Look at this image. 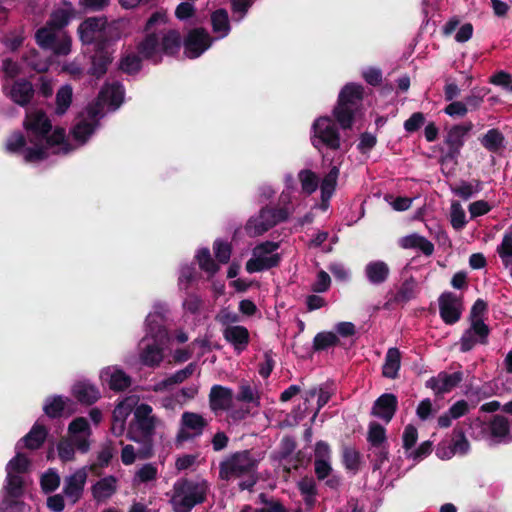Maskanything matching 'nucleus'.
<instances>
[{"label":"nucleus","mask_w":512,"mask_h":512,"mask_svg":"<svg viewBox=\"0 0 512 512\" xmlns=\"http://www.w3.org/2000/svg\"><path fill=\"white\" fill-rule=\"evenodd\" d=\"M166 24L165 13L156 12L147 21L145 38L138 44V53L146 59L159 61L162 54L172 55L177 52L181 45L180 33L176 30L153 29Z\"/></svg>","instance_id":"1"},{"label":"nucleus","mask_w":512,"mask_h":512,"mask_svg":"<svg viewBox=\"0 0 512 512\" xmlns=\"http://www.w3.org/2000/svg\"><path fill=\"white\" fill-rule=\"evenodd\" d=\"M23 126L27 132L28 143L31 145H44L47 152L54 147H59V151L67 153L68 144L65 141V130L55 128L52 132V123L45 112L33 110L26 114Z\"/></svg>","instance_id":"2"},{"label":"nucleus","mask_w":512,"mask_h":512,"mask_svg":"<svg viewBox=\"0 0 512 512\" xmlns=\"http://www.w3.org/2000/svg\"><path fill=\"white\" fill-rule=\"evenodd\" d=\"M208 492L206 480L181 478L173 484L169 503L173 512H191L196 505L205 502Z\"/></svg>","instance_id":"3"},{"label":"nucleus","mask_w":512,"mask_h":512,"mask_svg":"<svg viewBox=\"0 0 512 512\" xmlns=\"http://www.w3.org/2000/svg\"><path fill=\"white\" fill-rule=\"evenodd\" d=\"M363 98V87L357 84H347L340 92L338 104L333 115L343 129L350 128L353 117Z\"/></svg>","instance_id":"4"},{"label":"nucleus","mask_w":512,"mask_h":512,"mask_svg":"<svg viewBox=\"0 0 512 512\" xmlns=\"http://www.w3.org/2000/svg\"><path fill=\"white\" fill-rule=\"evenodd\" d=\"M260 459L248 450L236 452L225 458L219 467V476L223 480L252 475Z\"/></svg>","instance_id":"5"},{"label":"nucleus","mask_w":512,"mask_h":512,"mask_svg":"<svg viewBox=\"0 0 512 512\" xmlns=\"http://www.w3.org/2000/svg\"><path fill=\"white\" fill-rule=\"evenodd\" d=\"M290 213L288 208H263L258 215L247 221L245 231L250 237L260 236L278 223L285 221Z\"/></svg>","instance_id":"6"},{"label":"nucleus","mask_w":512,"mask_h":512,"mask_svg":"<svg viewBox=\"0 0 512 512\" xmlns=\"http://www.w3.org/2000/svg\"><path fill=\"white\" fill-rule=\"evenodd\" d=\"M168 340L167 332L159 329L156 336L147 335L139 344V358L143 365L159 366L164 357V347Z\"/></svg>","instance_id":"7"},{"label":"nucleus","mask_w":512,"mask_h":512,"mask_svg":"<svg viewBox=\"0 0 512 512\" xmlns=\"http://www.w3.org/2000/svg\"><path fill=\"white\" fill-rule=\"evenodd\" d=\"M313 135L311 137L312 145L320 149L322 145L332 150H338L341 146L339 132L329 117L318 118L312 126Z\"/></svg>","instance_id":"8"},{"label":"nucleus","mask_w":512,"mask_h":512,"mask_svg":"<svg viewBox=\"0 0 512 512\" xmlns=\"http://www.w3.org/2000/svg\"><path fill=\"white\" fill-rule=\"evenodd\" d=\"M278 244L271 241L257 245L252 251V257L246 263L249 273L270 269L278 265L280 257L276 253Z\"/></svg>","instance_id":"9"},{"label":"nucleus","mask_w":512,"mask_h":512,"mask_svg":"<svg viewBox=\"0 0 512 512\" xmlns=\"http://www.w3.org/2000/svg\"><path fill=\"white\" fill-rule=\"evenodd\" d=\"M37 43L55 54L66 55L71 50V37L63 29L43 27L36 33Z\"/></svg>","instance_id":"10"},{"label":"nucleus","mask_w":512,"mask_h":512,"mask_svg":"<svg viewBox=\"0 0 512 512\" xmlns=\"http://www.w3.org/2000/svg\"><path fill=\"white\" fill-rule=\"evenodd\" d=\"M25 137L19 133H13L10 135L5 143V149L9 153H18L23 156V159L27 163H35L46 159L49 156L47 147L44 145H29L26 146Z\"/></svg>","instance_id":"11"},{"label":"nucleus","mask_w":512,"mask_h":512,"mask_svg":"<svg viewBox=\"0 0 512 512\" xmlns=\"http://www.w3.org/2000/svg\"><path fill=\"white\" fill-rule=\"evenodd\" d=\"M208 426V420L195 412H184L181 415L180 427L175 437L176 447H181L184 442L201 436Z\"/></svg>","instance_id":"12"},{"label":"nucleus","mask_w":512,"mask_h":512,"mask_svg":"<svg viewBox=\"0 0 512 512\" xmlns=\"http://www.w3.org/2000/svg\"><path fill=\"white\" fill-rule=\"evenodd\" d=\"M128 438L136 442L137 446L126 445L122 449L121 460L125 465L132 464L136 458L145 459L152 455V439L138 436L133 426L130 427Z\"/></svg>","instance_id":"13"},{"label":"nucleus","mask_w":512,"mask_h":512,"mask_svg":"<svg viewBox=\"0 0 512 512\" xmlns=\"http://www.w3.org/2000/svg\"><path fill=\"white\" fill-rule=\"evenodd\" d=\"M95 466L96 464L91 465L89 468H79L71 475L65 477L62 492L70 504L74 505L82 498L88 478V470H94Z\"/></svg>","instance_id":"14"},{"label":"nucleus","mask_w":512,"mask_h":512,"mask_svg":"<svg viewBox=\"0 0 512 512\" xmlns=\"http://www.w3.org/2000/svg\"><path fill=\"white\" fill-rule=\"evenodd\" d=\"M212 43L209 33L202 28L191 30L184 40V53L189 58H197Z\"/></svg>","instance_id":"15"},{"label":"nucleus","mask_w":512,"mask_h":512,"mask_svg":"<svg viewBox=\"0 0 512 512\" xmlns=\"http://www.w3.org/2000/svg\"><path fill=\"white\" fill-rule=\"evenodd\" d=\"M488 334V326L481 319L472 320L470 328L461 337V350L467 352L477 343H486Z\"/></svg>","instance_id":"16"},{"label":"nucleus","mask_w":512,"mask_h":512,"mask_svg":"<svg viewBox=\"0 0 512 512\" xmlns=\"http://www.w3.org/2000/svg\"><path fill=\"white\" fill-rule=\"evenodd\" d=\"M439 310L441 318L446 324L456 323L462 312L460 298L450 292L442 294L439 298Z\"/></svg>","instance_id":"17"},{"label":"nucleus","mask_w":512,"mask_h":512,"mask_svg":"<svg viewBox=\"0 0 512 512\" xmlns=\"http://www.w3.org/2000/svg\"><path fill=\"white\" fill-rule=\"evenodd\" d=\"M135 427L139 430L138 434L141 438L149 437L153 433L157 419L152 414L151 406L147 404H140L134 410Z\"/></svg>","instance_id":"18"},{"label":"nucleus","mask_w":512,"mask_h":512,"mask_svg":"<svg viewBox=\"0 0 512 512\" xmlns=\"http://www.w3.org/2000/svg\"><path fill=\"white\" fill-rule=\"evenodd\" d=\"M105 18L91 17L83 21L78 32L80 39L84 44H91L95 41L103 42V30H104Z\"/></svg>","instance_id":"19"},{"label":"nucleus","mask_w":512,"mask_h":512,"mask_svg":"<svg viewBox=\"0 0 512 512\" xmlns=\"http://www.w3.org/2000/svg\"><path fill=\"white\" fill-rule=\"evenodd\" d=\"M463 380V373L460 371L454 373L440 372L437 376L431 377L426 386L432 389L436 394L450 392Z\"/></svg>","instance_id":"20"},{"label":"nucleus","mask_w":512,"mask_h":512,"mask_svg":"<svg viewBox=\"0 0 512 512\" xmlns=\"http://www.w3.org/2000/svg\"><path fill=\"white\" fill-rule=\"evenodd\" d=\"M472 129V124L456 125L452 127L446 136L445 143L448 145V153L446 157L451 159L459 155L460 149L464 144V138Z\"/></svg>","instance_id":"21"},{"label":"nucleus","mask_w":512,"mask_h":512,"mask_svg":"<svg viewBox=\"0 0 512 512\" xmlns=\"http://www.w3.org/2000/svg\"><path fill=\"white\" fill-rule=\"evenodd\" d=\"M397 405V397L392 393H385L374 402L371 414L389 423L397 410Z\"/></svg>","instance_id":"22"},{"label":"nucleus","mask_w":512,"mask_h":512,"mask_svg":"<svg viewBox=\"0 0 512 512\" xmlns=\"http://www.w3.org/2000/svg\"><path fill=\"white\" fill-rule=\"evenodd\" d=\"M233 401V391L230 388L214 385L209 393L210 409L217 414L219 411H226Z\"/></svg>","instance_id":"23"},{"label":"nucleus","mask_w":512,"mask_h":512,"mask_svg":"<svg viewBox=\"0 0 512 512\" xmlns=\"http://www.w3.org/2000/svg\"><path fill=\"white\" fill-rule=\"evenodd\" d=\"M88 116L90 118L89 121L81 120L79 121L72 130V135L75 140L79 141L81 144L85 143L87 138L94 132L96 127V118L100 114V108L97 104L94 107H89L87 109Z\"/></svg>","instance_id":"24"},{"label":"nucleus","mask_w":512,"mask_h":512,"mask_svg":"<svg viewBox=\"0 0 512 512\" xmlns=\"http://www.w3.org/2000/svg\"><path fill=\"white\" fill-rule=\"evenodd\" d=\"M118 489V479L109 475L98 480L92 487L91 492L95 501L98 503L106 502Z\"/></svg>","instance_id":"25"},{"label":"nucleus","mask_w":512,"mask_h":512,"mask_svg":"<svg viewBox=\"0 0 512 512\" xmlns=\"http://www.w3.org/2000/svg\"><path fill=\"white\" fill-rule=\"evenodd\" d=\"M34 92L31 82L25 79H19L11 85L8 96L14 103L20 106H26L32 100Z\"/></svg>","instance_id":"26"},{"label":"nucleus","mask_w":512,"mask_h":512,"mask_svg":"<svg viewBox=\"0 0 512 512\" xmlns=\"http://www.w3.org/2000/svg\"><path fill=\"white\" fill-rule=\"evenodd\" d=\"M223 336L238 352L246 349L249 343V332L241 325L228 326L223 329Z\"/></svg>","instance_id":"27"},{"label":"nucleus","mask_w":512,"mask_h":512,"mask_svg":"<svg viewBox=\"0 0 512 512\" xmlns=\"http://www.w3.org/2000/svg\"><path fill=\"white\" fill-rule=\"evenodd\" d=\"M102 379L115 391H121L131 385V378L121 369L108 367L101 373Z\"/></svg>","instance_id":"28"},{"label":"nucleus","mask_w":512,"mask_h":512,"mask_svg":"<svg viewBox=\"0 0 512 512\" xmlns=\"http://www.w3.org/2000/svg\"><path fill=\"white\" fill-rule=\"evenodd\" d=\"M69 433L74 436V443L77 448L85 453L89 450V442L86 438L78 437L77 434L90 435V428L87 420L83 417L76 418L69 425Z\"/></svg>","instance_id":"29"},{"label":"nucleus","mask_w":512,"mask_h":512,"mask_svg":"<svg viewBox=\"0 0 512 512\" xmlns=\"http://www.w3.org/2000/svg\"><path fill=\"white\" fill-rule=\"evenodd\" d=\"M124 98V89L122 85L113 83L102 88L99 94V101L102 104L110 106L113 110L117 109Z\"/></svg>","instance_id":"30"},{"label":"nucleus","mask_w":512,"mask_h":512,"mask_svg":"<svg viewBox=\"0 0 512 512\" xmlns=\"http://www.w3.org/2000/svg\"><path fill=\"white\" fill-rule=\"evenodd\" d=\"M129 33V21L119 19L107 23L105 20L103 30V42H114L126 36Z\"/></svg>","instance_id":"31"},{"label":"nucleus","mask_w":512,"mask_h":512,"mask_svg":"<svg viewBox=\"0 0 512 512\" xmlns=\"http://www.w3.org/2000/svg\"><path fill=\"white\" fill-rule=\"evenodd\" d=\"M401 352L398 348L392 347L387 350L382 366V375L389 379H396L401 367Z\"/></svg>","instance_id":"32"},{"label":"nucleus","mask_w":512,"mask_h":512,"mask_svg":"<svg viewBox=\"0 0 512 512\" xmlns=\"http://www.w3.org/2000/svg\"><path fill=\"white\" fill-rule=\"evenodd\" d=\"M404 249H419L424 255L430 256L434 252V245L431 241L418 234H411L400 240Z\"/></svg>","instance_id":"33"},{"label":"nucleus","mask_w":512,"mask_h":512,"mask_svg":"<svg viewBox=\"0 0 512 512\" xmlns=\"http://www.w3.org/2000/svg\"><path fill=\"white\" fill-rule=\"evenodd\" d=\"M389 267L383 261H373L366 265L365 274L372 284H381L388 278Z\"/></svg>","instance_id":"34"},{"label":"nucleus","mask_w":512,"mask_h":512,"mask_svg":"<svg viewBox=\"0 0 512 512\" xmlns=\"http://www.w3.org/2000/svg\"><path fill=\"white\" fill-rule=\"evenodd\" d=\"M74 396L78 401L85 404H92L100 397L99 390L87 382H79L73 388Z\"/></svg>","instance_id":"35"},{"label":"nucleus","mask_w":512,"mask_h":512,"mask_svg":"<svg viewBox=\"0 0 512 512\" xmlns=\"http://www.w3.org/2000/svg\"><path fill=\"white\" fill-rule=\"evenodd\" d=\"M340 170L337 166L331 167L330 171L322 179L320 190L322 202H328L332 197L339 177Z\"/></svg>","instance_id":"36"},{"label":"nucleus","mask_w":512,"mask_h":512,"mask_svg":"<svg viewBox=\"0 0 512 512\" xmlns=\"http://www.w3.org/2000/svg\"><path fill=\"white\" fill-rule=\"evenodd\" d=\"M194 371H195V365L191 363V364L187 365L185 368L175 372L170 377L157 383L154 387V390L160 391V390L167 389L170 386L180 384L183 381H185L186 379H188L194 373Z\"/></svg>","instance_id":"37"},{"label":"nucleus","mask_w":512,"mask_h":512,"mask_svg":"<svg viewBox=\"0 0 512 512\" xmlns=\"http://www.w3.org/2000/svg\"><path fill=\"white\" fill-rule=\"evenodd\" d=\"M46 436L47 430L45 427L36 423L22 440L26 448L34 450L41 447L46 439Z\"/></svg>","instance_id":"38"},{"label":"nucleus","mask_w":512,"mask_h":512,"mask_svg":"<svg viewBox=\"0 0 512 512\" xmlns=\"http://www.w3.org/2000/svg\"><path fill=\"white\" fill-rule=\"evenodd\" d=\"M236 399L247 405L258 407L260 405L258 391L247 381H241Z\"/></svg>","instance_id":"39"},{"label":"nucleus","mask_w":512,"mask_h":512,"mask_svg":"<svg viewBox=\"0 0 512 512\" xmlns=\"http://www.w3.org/2000/svg\"><path fill=\"white\" fill-rule=\"evenodd\" d=\"M480 141L488 151L497 152L504 146L505 137L498 129H490Z\"/></svg>","instance_id":"40"},{"label":"nucleus","mask_w":512,"mask_h":512,"mask_svg":"<svg viewBox=\"0 0 512 512\" xmlns=\"http://www.w3.org/2000/svg\"><path fill=\"white\" fill-rule=\"evenodd\" d=\"M112 56L107 51H99L92 57V66L90 73L97 77L104 75L108 65L112 62Z\"/></svg>","instance_id":"41"},{"label":"nucleus","mask_w":512,"mask_h":512,"mask_svg":"<svg viewBox=\"0 0 512 512\" xmlns=\"http://www.w3.org/2000/svg\"><path fill=\"white\" fill-rule=\"evenodd\" d=\"M298 180L304 193L311 195L319 186V178L315 172L310 169L301 170L298 173Z\"/></svg>","instance_id":"42"},{"label":"nucleus","mask_w":512,"mask_h":512,"mask_svg":"<svg viewBox=\"0 0 512 512\" xmlns=\"http://www.w3.org/2000/svg\"><path fill=\"white\" fill-rule=\"evenodd\" d=\"M72 16L73 8L70 5L57 8L53 11L47 26L55 27V29H63V27L69 23Z\"/></svg>","instance_id":"43"},{"label":"nucleus","mask_w":512,"mask_h":512,"mask_svg":"<svg viewBox=\"0 0 512 512\" xmlns=\"http://www.w3.org/2000/svg\"><path fill=\"white\" fill-rule=\"evenodd\" d=\"M73 90L70 85L62 86L56 94V109L57 115H63L66 113L72 103Z\"/></svg>","instance_id":"44"},{"label":"nucleus","mask_w":512,"mask_h":512,"mask_svg":"<svg viewBox=\"0 0 512 512\" xmlns=\"http://www.w3.org/2000/svg\"><path fill=\"white\" fill-rule=\"evenodd\" d=\"M212 27L215 33H218L220 37L226 36L230 31L228 13L224 9L216 10L212 16Z\"/></svg>","instance_id":"45"},{"label":"nucleus","mask_w":512,"mask_h":512,"mask_svg":"<svg viewBox=\"0 0 512 512\" xmlns=\"http://www.w3.org/2000/svg\"><path fill=\"white\" fill-rule=\"evenodd\" d=\"M386 430L377 422H371L368 427L367 440L372 447L385 446Z\"/></svg>","instance_id":"46"},{"label":"nucleus","mask_w":512,"mask_h":512,"mask_svg":"<svg viewBox=\"0 0 512 512\" xmlns=\"http://www.w3.org/2000/svg\"><path fill=\"white\" fill-rule=\"evenodd\" d=\"M315 396H317V409L314 412L313 419L316 418L321 408L328 403L331 398V392L322 386L314 387L305 393V403L309 402L310 399Z\"/></svg>","instance_id":"47"},{"label":"nucleus","mask_w":512,"mask_h":512,"mask_svg":"<svg viewBox=\"0 0 512 512\" xmlns=\"http://www.w3.org/2000/svg\"><path fill=\"white\" fill-rule=\"evenodd\" d=\"M138 402L137 397L130 396L121 401L113 411V420L125 421Z\"/></svg>","instance_id":"48"},{"label":"nucleus","mask_w":512,"mask_h":512,"mask_svg":"<svg viewBox=\"0 0 512 512\" xmlns=\"http://www.w3.org/2000/svg\"><path fill=\"white\" fill-rule=\"evenodd\" d=\"M30 467L29 458L23 454L18 452L15 457H13L6 466L7 472H13L14 474H22L28 472Z\"/></svg>","instance_id":"49"},{"label":"nucleus","mask_w":512,"mask_h":512,"mask_svg":"<svg viewBox=\"0 0 512 512\" xmlns=\"http://www.w3.org/2000/svg\"><path fill=\"white\" fill-rule=\"evenodd\" d=\"M158 471L153 464H145L135 473L133 482L135 485L149 483L157 479Z\"/></svg>","instance_id":"50"},{"label":"nucleus","mask_w":512,"mask_h":512,"mask_svg":"<svg viewBox=\"0 0 512 512\" xmlns=\"http://www.w3.org/2000/svg\"><path fill=\"white\" fill-rule=\"evenodd\" d=\"M197 260L199 267L210 276L218 272L219 266L212 259L208 249L200 250L197 254Z\"/></svg>","instance_id":"51"},{"label":"nucleus","mask_w":512,"mask_h":512,"mask_svg":"<svg viewBox=\"0 0 512 512\" xmlns=\"http://www.w3.org/2000/svg\"><path fill=\"white\" fill-rule=\"evenodd\" d=\"M491 434L494 437L503 438L510 430V422L504 416L496 415L490 423Z\"/></svg>","instance_id":"52"},{"label":"nucleus","mask_w":512,"mask_h":512,"mask_svg":"<svg viewBox=\"0 0 512 512\" xmlns=\"http://www.w3.org/2000/svg\"><path fill=\"white\" fill-rule=\"evenodd\" d=\"M298 488L308 505H313L316 495L315 481L313 478H303L298 482Z\"/></svg>","instance_id":"53"},{"label":"nucleus","mask_w":512,"mask_h":512,"mask_svg":"<svg viewBox=\"0 0 512 512\" xmlns=\"http://www.w3.org/2000/svg\"><path fill=\"white\" fill-rule=\"evenodd\" d=\"M338 343V337L333 332L318 333L313 341L315 350H324L328 347L334 346Z\"/></svg>","instance_id":"54"},{"label":"nucleus","mask_w":512,"mask_h":512,"mask_svg":"<svg viewBox=\"0 0 512 512\" xmlns=\"http://www.w3.org/2000/svg\"><path fill=\"white\" fill-rule=\"evenodd\" d=\"M60 485V476L58 473L49 469L46 473H44L41 477V487L44 492L49 493L56 490Z\"/></svg>","instance_id":"55"},{"label":"nucleus","mask_w":512,"mask_h":512,"mask_svg":"<svg viewBox=\"0 0 512 512\" xmlns=\"http://www.w3.org/2000/svg\"><path fill=\"white\" fill-rule=\"evenodd\" d=\"M455 452L465 454L470 447L464 432L461 429H454L451 443Z\"/></svg>","instance_id":"56"},{"label":"nucleus","mask_w":512,"mask_h":512,"mask_svg":"<svg viewBox=\"0 0 512 512\" xmlns=\"http://www.w3.org/2000/svg\"><path fill=\"white\" fill-rule=\"evenodd\" d=\"M417 283L414 279L406 280L400 287L396 299L398 301H408L415 296Z\"/></svg>","instance_id":"57"},{"label":"nucleus","mask_w":512,"mask_h":512,"mask_svg":"<svg viewBox=\"0 0 512 512\" xmlns=\"http://www.w3.org/2000/svg\"><path fill=\"white\" fill-rule=\"evenodd\" d=\"M23 480L19 474L7 472V491L10 495L17 497L22 492Z\"/></svg>","instance_id":"58"},{"label":"nucleus","mask_w":512,"mask_h":512,"mask_svg":"<svg viewBox=\"0 0 512 512\" xmlns=\"http://www.w3.org/2000/svg\"><path fill=\"white\" fill-rule=\"evenodd\" d=\"M141 59L135 54H128L121 59L120 69L126 73H134L140 69Z\"/></svg>","instance_id":"59"},{"label":"nucleus","mask_w":512,"mask_h":512,"mask_svg":"<svg viewBox=\"0 0 512 512\" xmlns=\"http://www.w3.org/2000/svg\"><path fill=\"white\" fill-rule=\"evenodd\" d=\"M213 248L218 262L222 264L228 263L231 256L230 244L217 240L215 241Z\"/></svg>","instance_id":"60"},{"label":"nucleus","mask_w":512,"mask_h":512,"mask_svg":"<svg viewBox=\"0 0 512 512\" xmlns=\"http://www.w3.org/2000/svg\"><path fill=\"white\" fill-rule=\"evenodd\" d=\"M498 253L502 258L505 265H509L512 262V235L506 234L503 237L502 243L498 248Z\"/></svg>","instance_id":"61"},{"label":"nucleus","mask_w":512,"mask_h":512,"mask_svg":"<svg viewBox=\"0 0 512 512\" xmlns=\"http://www.w3.org/2000/svg\"><path fill=\"white\" fill-rule=\"evenodd\" d=\"M466 223L465 212L459 203H453L451 206V224L454 228L460 229Z\"/></svg>","instance_id":"62"},{"label":"nucleus","mask_w":512,"mask_h":512,"mask_svg":"<svg viewBox=\"0 0 512 512\" xmlns=\"http://www.w3.org/2000/svg\"><path fill=\"white\" fill-rule=\"evenodd\" d=\"M64 407V399L61 397H55L45 405L44 411L49 417H57L64 410Z\"/></svg>","instance_id":"63"},{"label":"nucleus","mask_w":512,"mask_h":512,"mask_svg":"<svg viewBox=\"0 0 512 512\" xmlns=\"http://www.w3.org/2000/svg\"><path fill=\"white\" fill-rule=\"evenodd\" d=\"M479 191V183L475 185L469 182H461L453 189V192L463 199L470 198L473 194Z\"/></svg>","instance_id":"64"}]
</instances>
